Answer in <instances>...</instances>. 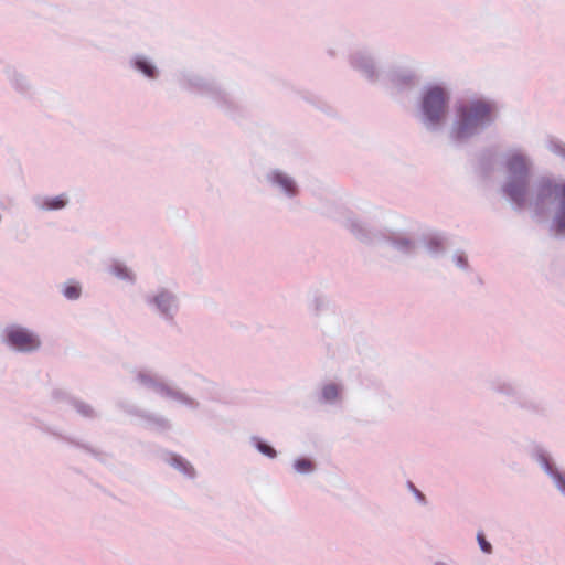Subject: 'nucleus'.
Here are the masks:
<instances>
[{
  "label": "nucleus",
  "instance_id": "1",
  "mask_svg": "<svg viewBox=\"0 0 565 565\" xmlns=\"http://www.w3.org/2000/svg\"><path fill=\"white\" fill-rule=\"evenodd\" d=\"M504 167L507 179L501 191L513 209L522 210L526 203L536 215L553 211L551 228L558 236H565V178L541 177L529 196L531 161L520 151L509 152Z\"/></svg>",
  "mask_w": 565,
  "mask_h": 565
},
{
  "label": "nucleus",
  "instance_id": "24",
  "mask_svg": "<svg viewBox=\"0 0 565 565\" xmlns=\"http://www.w3.org/2000/svg\"><path fill=\"white\" fill-rule=\"evenodd\" d=\"M492 390L499 394H503L507 396H518L519 388L511 382L508 381H497L492 383Z\"/></svg>",
  "mask_w": 565,
  "mask_h": 565
},
{
  "label": "nucleus",
  "instance_id": "7",
  "mask_svg": "<svg viewBox=\"0 0 565 565\" xmlns=\"http://www.w3.org/2000/svg\"><path fill=\"white\" fill-rule=\"evenodd\" d=\"M136 380L141 385L153 390L159 395L173 399L191 409H196L200 406V403L190 395H188L186 393L173 386H170L162 381H159L158 379H156L154 376L147 372H138Z\"/></svg>",
  "mask_w": 565,
  "mask_h": 565
},
{
  "label": "nucleus",
  "instance_id": "26",
  "mask_svg": "<svg viewBox=\"0 0 565 565\" xmlns=\"http://www.w3.org/2000/svg\"><path fill=\"white\" fill-rule=\"evenodd\" d=\"M252 443L255 446V448L264 456L268 458H275L277 456L276 450L270 445L262 440L259 437H252Z\"/></svg>",
  "mask_w": 565,
  "mask_h": 565
},
{
  "label": "nucleus",
  "instance_id": "28",
  "mask_svg": "<svg viewBox=\"0 0 565 565\" xmlns=\"http://www.w3.org/2000/svg\"><path fill=\"white\" fill-rule=\"evenodd\" d=\"M547 148L551 152L554 154L563 158L565 160V143L557 140V139H551L547 142Z\"/></svg>",
  "mask_w": 565,
  "mask_h": 565
},
{
  "label": "nucleus",
  "instance_id": "19",
  "mask_svg": "<svg viewBox=\"0 0 565 565\" xmlns=\"http://www.w3.org/2000/svg\"><path fill=\"white\" fill-rule=\"evenodd\" d=\"M167 462L185 477L191 479L195 477V470L193 466L183 457L175 454H169Z\"/></svg>",
  "mask_w": 565,
  "mask_h": 565
},
{
  "label": "nucleus",
  "instance_id": "30",
  "mask_svg": "<svg viewBox=\"0 0 565 565\" xmlns=\"http://www.w3.org/2000/svg\"><path fill=\"white\" fill-rule=\"evenodd\" d=\"M63 295L68 300H77L81 297V286L79 285H67L63 289Z\"/></svg>",
  "mask_w": 565,
  "mask_h": 565
},
{
  "label": "nucleus",
  "instance_id": "27",
  "mask_svg": "<svg viewBox=\"0 0 565 565\" xmlns=\"http://www.w3.org/2000/svg\"><path fill=\"white\" fill-rule=\"evenodd\" d=\"M294 469L300 475H308L315 470V463L307 458H299L294 461Z\"/></svg>",
  "mask_w": 565,
  "mask_h": 565
},
{
  "label": "nucleus",
  "instance_id": "20",
  "mask_svg": "<svg viewBox=\"0 0 565 565\" xmlns=\"http://www.w3.org/2000/svg\"><path fill=\"white\" fill-rule=\"evenodd\" d=\"M454 106H495L494 102L489 100L478 94L467 90L461 99H459Z\"/></svg>",
  "mask_w": 565,
  "mask_h": 565
},
{
  "label": "nucleus",
  "instance_id": "11",
  "mask_svg": "<svg viewBox=\"0 0 565 565\" xmlns=\"http://www.w3.org/2000/svg\"><path fill=\"white\" fill-rule=\"evenodd\" d=\"M267 182L286 198L292 199L298 192V185L295 179L279 169H274L266 175Z\"/></svg>",
  "mask_w": 565,
  "mask_h": 565
},
{
  "label": "nucleus",
  "instance_id": "10",
  "mask_svg": "<svg viewBox=\"0 0 565 565\" xmlns=\"http://www.w3.org/2000/svg\"><path fill=\"white\" fill-rule=\"evenodd\" d=\"M531 457L540 465L542 470L551 478L554 487L565 498V473L556 467L550 454L543 447L536 446L532 449Z\"/></svg>",
  "mask_w": 565,
  "mask_h": 565
},
{
  "label": "nucleus",
  "instance_id": "15",
  "mask_svg": "<svg viewBox=\"0 0 565 565\" xmlns=\"http://www.w3.org/2000/svg\"><path fill=\"white\" fill-rule=\"evenodd\" d=\"M130 66L149 79H156L159 76V70L154 63L145 55L136 54L130 58Z\"/></svg>",
  "mask_w": 565,
  "mask_h": 565
},
{
  "label": "nucleus",
  "instance_id": "17",
  "mask_svg": "<svg viewBox=\"0 0 565 565\" xmlns=\"http://www.w3.org/2000/svg\"><path fill=\"white\" fill-rule=\"evenodd\" d=\"M53 396L57 401H66L83 417L93 418L96 416L94 408L89 404L70 396L66 392L62 390L54 391Z\"/></svg>",
  "mask_w": 565,
  "mask_h": 565
},
{
  "label": "nucleus",
  "instance_id": "5",
  "mask_svg": "<svg viewBox=\"0 0 565 565\" xmlns=\"http://www.w3.org/2000/svg\"><path fill=\"white\" fill-rule=\"evenodd\" d=\"M348 64L352 71L358 73L369 84H377L381 79L379 61L369 47L352 50L348 55Z\"/></svg>",
  "mask_w": 565,
  "mask_h": 565
},
{
  "label": "nucleus",
  "instance_id": "31",
  "mask_svg": "<svg viewBox=\"0 0 565 565\" xmlns=\"http://www.w3.org/2000/svg\"><path fill=\"white\" fill-rule=\"evenodd\" d=\"M296 95H299V99H295L294 102H305L308 104H317L320 103V99L313 93L307 90H295Z\"/></svg>",
  "mask_w": 565,
  "mask_h": 565
},
{
  "label": "nucleus",
  "instance_id": "32",
  "mask_svg": "<svg viewBox=\"0 0 565 565\" xmlns=\"http://www.w3.org/2000/svg\"><path fill=\"white\" fill-rule=\"evenodd\" d=\"M477 542L480 550L486 554H491L493 551L492 544L486 539L482 532H478Z\"/></svg>",
  "mask_w": 565,
  "mask_h": 565
},
{
  "label": "nucleus",
  "instance_id": "34",
  "mask_svg": "<svg viewBox=\"0 0 565 565\" xmlns=\"http://www.w3.org/2000/svg\"><path fill=\"white\" fill-rule=\"evenodd\" d=\"M434 565H454V563L450 559H437L434 562Z\"/></svg>",
  "mask_w": 565,
  "mask_h": 565
},
{
  "label": "nucleus",
  "instance_id": "29",
  "mask_svg": "<svg viewBox=\"0 0 565 565\" xmlns=\"http://www.w3.org/2000/svg\"><path fill=\"white\" fill-rule=\"evenodd\" d=\"M452 260L458 268L465 271L469 270L468 257L463 252H456L452 256Z\"/></svg>",
  "mask_w": 565,
  "mask_h": 565
},
{
  "label": "nucleus",
  "instance_id": "9",
  "mask_svg": "<svg viewBox=\"0 0 565 565\" xmlns=\"http://www.w3.org/2000/svg\"><path fill=\"white\" fill-rule=\"evenodd\" d=\"M4 342L19 352H32L41 345L39 338L34 333L26 328L15 324L6 328Z\"/></svg>",
  "mask_w": 565,
  "mask_h": 565
},
{
  "label": "nucleus",
  "instance_id": "3",
  "mask_svg": "<svg viewBox=\"0 0 565 565\" xmlns=\"http://www.w3.org/2000/svg\"><path fill=\"white\" fill-rule=\"evenodd\" d=\"M493 108H456V120L450 130V138L466 140L493 121Z\"/></svg>",
  "mask_w": 565,
  "mask_h": 565
},
{
  "label": "nucleus",
  "instance_id": "35",
  "mask_svg": "<svg viewBox=\"0 0 565 565\" xmlns=\"http://www.w3.org/2000/svg\"><path fill=\"white\" fill-rule=\"evenodd\" d=\"M527 407L533 409L534 412H542L543 411V407H541L540 405L530 404Z\"/></svg>",
  "mask_w": 565,
  "mask_h": 565
},
{
  "label": "nucleus",
  "instance_id": "4",
  "mask_svg": "<svg viewBox=\"0 0 565 565\" xmlns=\"http://www.w3.org/2000/svg\"><path fill=\"white\" fill-rule=\"evenodd\" d=\"M419 82L417 72L406 65L392 64L381 75L380 83L394 94H406L413 90Z\"/></svg>",
  "mask_w": 565,
  "mask_h": 565
},
{
  "label": "nucleus",
  "instance_id": "16",
  "mask_svg": "<svg viewBox=\"0 0 565 565\" xmlns=\"http://www.w3.org/2000/svg\"><path fill=\"white\" fill-rule=\"evenodd\" d=\"M33 202L39 210L57 211L64 209L67 205L68 196L65 193L56 196L36 195L33 198Z\"/></svg>",
  "mask_w": 565,
  "mask_h": 565
},
{
  "label": "nucleus",
  "instance_id": "8",
  "mask_svg": "<svg viewBox=\"0 0 565 565\" xmlns=\"http://www.w3.org/2000/svg\"><path fill=\"white\" fill-rule=\"evenodd\" d=\"M451 89L445 81L426 82L419 92L418 106H449Z\"/></svg>",
  "mask_w": 565,
  "mask_h": 565
},
{
  "label": "nucleus",
  "instance_id": "33",
  "mask_svg": "<svg viewBox=\"0 0 565 565\" xmlns=\"http://www.w3.org/2000/svg\"><path fill=\"white\" fill-rule=\"evenodd\" d=\"M409 487L413 489L415 497H416L420 502H425V501H426L425 495H424V494H423L418 489H416V488H415V486H414L412 482H409Z\"/></svg>",
  "mask_w": 565,
  "mask_h": 565
},
{
  "label": "nucleus",
  "instance_id": "21",
  "mask_svg": "<svg viewBox=\"0 0 565 565\" xmlns=\"http://www.w3.org/2000/svg\"><path fill=\"white\" fill-rule=\"evenodd\" d=\"M140 416L146 420L147 427L152 430L164 431L171 427L169 419L166 417L153 414H142Z\"/></svg>",
  "mask_w": 565,
  "mask_h": 565
},
{
  "label": "nucleus",
  "instance_id": "14",
  "mask_svg": "<svg viewBox=\"0 0 565 565\" xmlns=\"http://www.w3.org/2000/svg\"><path fill=\"white\" fill-rule=\"evenodd\" d=\"M4 76L9 82L10 86L21 95H28L31 93L32 84L28 76L19 71L13 65H7L3 68Z\"/></svg>",
  "mask_w": 565,
  "mask_h": 565
},
{
  "label": "nucleus",
  "instance_id": "6",
  "mask_svg": "<svg viewBox=\"0 0 565 565\" xmlns=\"http://www.w3.org/2000/svg\"><path fill=\"white\" fill-rule=\"evenodd\" d=\"M147 306L168 323H173L180 302L178 296L170 289L160 287L153 294L146 296Z\"/></svg>",
  "mask_w": 565,
  "mask_h": 565
},
{
  "label": "nucleus",
  "instance_id": "12",
  "mask_svg": "<svg viewBox=\"0 0 565 565\" xmlns=\"http://www.w3.org/2000/svg\"><path fill=\"white\" fill-rule=\"evenodd\" d=\"M344 226L356 239L364 244H373L380 241V234L371 231L365 223L355 216L348 217Z\"/></svg>",
  "mask_w": 565,
  "mask_h": 565
},
{
  "label": "nucleus",
  "instance_id": "36",
  "mask_svg": "<svg viewBox=\"0 0 565 565\" xmlns=\"http://www.w3.org/2000/svg\"><path fill=\"white\" fill-rule=\"evenodd\" d=\"M83 447H84L87 451H89L90 454H93V455H95V456L97 455L95 450H93V449H90V448H88V447H86V446H83Z\"/></svg>",
  "mask_w": 565,
  "mask_h": 565
},
{
  "label": "nucleus",
  "instance_id": "2",
  "mask_svg": "<svg viewBox=\"0 0 565 565\" xmlns=\"http://www.w3.org/2000/svg\"><path fill=\"white\" fill-rule=\"evenodd\" d=\"M179 87L191 94L210 98L211 100L224 105L234 103L231 94L214 79L205 78L193 71H180L175 75Z\"/></svg>",
  "mask_w": 565,
  "mask_h": 565
},
{
  "label": "nucleus",
  "instance_id": "25",
  "mask_svg": "<svg viewBox=\"0 0 565 565\" xmlns=\"http://www.w3.org/2000/svg\"><path fill=\"white\" fill-rule=\"evenodd\" d=\"M339 393H340L339 385H337L334 383L327 384L321 390V401L324 403H333L339 397Z\"/></svg>",
  "mask_w": 565,
  "mask_h": 565
},
{
  "label": "nucleus",
  "instance_id": "13",
  "mask_svg": "<svg viewBox=\"0 0 565 565\" xmlns=\"http://www.w3.org/2000/svg\"><path fill=\"white\" fill-rule=\"evenodd\" d=\"M448 108H420L417 117L430 131H438L443 128Z\"/></svg>",
  "mask_w": 565,
  "mask_h": 565
},
{
  "label": "nucleus",
  "instance_id": "18",
  "mask_svg": "<svg viewBox=\"0 0 565 565\" xmlns=\"http://www.w3.org/2000/svg\"><path fill=\"white\" fill-rule=\"evenodd\" d=\"M387 243H390L396 252L405 256L415 255L418 249L416 241L401 234L390 236Z\"/></svg>",
  "mask_w": 565,
  "mask_h": 565
},
{
  "label": "nucleus",
  "instance_id": "22",
  "mask_svg": "<svg viewBox=\"0 0 565 565\" xmlns=\"http://www.w3.org/2000/svg\"><path fill=\"white\" fill-rule=\"evenodd\" d=\"M424 247L433 257H438L445 250L444 241L439 236H431L424 239Z\"/></svg>",
  "mask_w": 565,
  "mask_h": 565
},
{
  "label": "nucleus",
  "instance_id": "23",
  "mask_svg": "<svg viewBox=\"0 0 565 565\" xmlns=\"http://www.w3.org/2000/svg\"><path fill=\"white\" fill-rule=\"evenodd\" d=\"M109 271L111 275L116 276L118 279L130 281V282L135 281L134 274L122 263H119V262L114 263L110 266Z\"/></svg>",
  "mask_w": 565,
  "mask_h": 565
}]
</instances>
